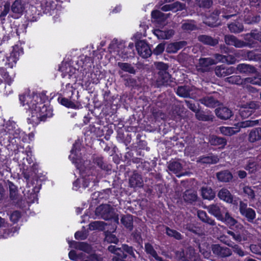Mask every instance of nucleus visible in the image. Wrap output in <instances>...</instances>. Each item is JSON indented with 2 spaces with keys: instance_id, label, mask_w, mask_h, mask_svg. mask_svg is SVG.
I'll return each mask as SVG.
<instances>
[{
  "instance_id": "11",
  "label": "nucleus",
  "mask_w": 261,
  "mask_h": 261,
  "mask_svg": "<svg viewBox=\"0 0 261 261\" xmlns=\"http://www.w3.org/2000/svg\"><path fill=\"white\" fill-rule=\"evenodd\" d=\"M221 221L224 222L232 230H235V228L241 229L243 228V226L237 220L232 218L228 212L225 213V216H223V219Z\"/></svg>"
},
{
  "instance_id": "35",
  "label": "nucleus",
  "mask_w": 261,
  "mask_h": 261,
  "mask_svg": "<svg viewBox=\"0 0 261 261\" xmlns=\"http://www.w3.org/2000/svg\"><path fill=\"white\" fill-rule=\"evenodd\" d=\"M171 76L168 72L161 73H158L157 83L159 85L167 86L171 82Z\"/></svg>"
},
{
  "instance_id": "37",
  "label": "nucleus",
  "mask_w": 261,
  "mask_h": 261,
  "mask_svg": "<svg viewBox=\"0 0 261 261\" xmlns=\"http://www.w3.org/2000/svg\"><path fill=\"white\" fill-rule=\"evenodd\" d=\"M185 5L179 2H175L172 4L166 5L162 7V10L164 11L171 10L174 12H176L184 9Z\"/></svg>"
},
{
  "instance_id": "47",
  "label": "nucleus",
  "mask_w": 261,
  "mask_h": 261,
  "mask_svg": "<svg viewBox=\"0 0 261 261\" xmlns=\"http://www.w3.org/2000/svg\"><path fill=\"white\" fill-rule=\"evenodd\" d=\"M120 76L122 78H123L125 82L124 84L126 87H134L137 85V80L130 75L124 74L121 75Z\"/></svg>"
},
{
  "instance_id": "13",
  "label": "nucleus",
  "mask_w": 261,
  "mask_h": 261,
  "mask_svg": "<svg viewBox=\"0 0 261 261\" xmlns=\"http://www.w3.org/2000/svg\"><path fill=\"white\" fill-rule=\"evenodd\" d=\"M235 70L233 67H228L225 64H222L216 67L215 72L218 77H225L234 73Z\"/></svg>"
},
{
  "instance_id": "10",
  "label": "nucleus",
  "mask_w": 261,
  "mask_h": 261,
  "mask_svg": "<svg viewBox=\"0 0 261 261\" xmlns=\"http://www.w3.org/2000/svg\"><path fill=\"white\" fill-rule=\"evenodd\" d=\"M238 54L245 60L254 61L261 60V54L259 53L256 50H241L238 53Z\"/></svg>"
},
{
  "instance_id": "52",
  "label": "nucleus",
  "mask_w": 261,
  "mask_h": 261,
  "mask_svg": "<svg viewBox=\"0 0 261 261\" xmlns=\"http://www.w3.org/2000/svg\"><path fill=\"white\" fill-rule=\"evenodd\" d=\"M9 218L14 224L17 223L21 218V213L19 211H14L10 214Z\"/></svg>"
},
{
  "instance_id": "39",
  "label": "nucleus",
  "mask_w": 261,
  "mask_h": 261,
  "mask_svg": "<svg viewBox=\"0 0 261 261\" xmlns=\"http://www.w3.org/2000/svg\"><path fill=\"white\" fill-rule=\"evenodd\" d=\"M13 139H18L19 142L29 143V137L27 134L20 129H16L13 133Z\"/></svg>"
},
{
  "instance_id": "19",
  "label": "nucleus",
  "mask_w": 261,
  "mask_h": 261,
  "mask_svg": "<svg viewBox=\"0 0 261 261\" xmlns=\"http://www.w3.org/2000/svg\"><path fill=\"white\" fill-rule=\"evenodd\" d=\"M201 195L203 199L212 200L216 196L215 191L210 187L203 186L200 189Z\"/></svg>"
},
{
  "instance_id": "46",
  "label": "nucleus",
  "mask_w": 261,
  "mask_h": 261,
  "mask_svg": "<svg viewBox=\"0 0 261 261\" xmlns=\"http://www.w3.org/2000/svg\"><path fill=\"white\" fill-rule=\"evenodd\" d=\"M165 230L166 233L168 236L177 240H180L182 239L181 234L177 230L171 229L168 226H166Z\"/></svg>"
},
{
  "instance_id": "54",
  "label": "nucleus",
  "mask_w": 261,
  "mask_h": 261,
  "mask_svg": "<svg viewBox=\"0 0 261 261\" xmlns=\"http://www.w3.org/2000/svg\"><path fill=\"white\" fill-rule=\"evenodd\" d=\"M141 136L138 134L137 136V139L139 140L137 142V147L139 149V150L146 149V150H149V148L147 147V142L145 140H141L140 139Z\"/></svg>"
},
{
  "instance_id": "21",
  "label": "nucleus",
  "mask_w": 261,
  "mask_h": 261,
  "mask_svg": "<svg viewBox=\"0 0 261 261\" xmlns=\"http://www.w3.org/2000/svg\"><path fill=\"white\" fill-rule=\"evenodd\" d=\"M27 17H25L23 22L21 21V23H19L18 22L14 21L13 25L16 28V33L18 35H19V33H26L27 29L29 25V22H31L36 21L37 19L35 18V19L33 20H29L28 19H26Z\"/></svg>"
},
{
  "instance_id": "8",
  "label": "nucleus",
  "mask_w": 261,
  "mask_h": 261,
  "mask_svg": "<svg viewBox=\"0 0 261 261\" xmlns=\"http://www.w3.org/2000/svg\"><path fill=\"white\" fill-rule=\"evenodd\" d=\"M211 249L214 255L218 258H226L232 254L230 248L220 244H212Z\"/></svg>"
},
{
  "instance_id": "24",
  "label": "nucleus",
  "mask_w": 261,
  "mask_h": 261,
  "mask_svg": "<svg viewBox=\"0 0 261 261\" xmlns=\"http://www.w3.org/2000/svg\"><path fill=\"white\" fill-rule=\"evenodd\" d=\"M129 184L130 187H141L143 186L142 176L138 173L134 172L129 178Z\"/></svg>"
},
{
  "instance_id": "63",
  "label": "nucleus",
  "mask_w": 261,
  "mask_h": 261,
  "mask_svg": "<svg viewBox=\"0 0 261 261\" xmlns=\"http://www.w3.org/2000/svg\"><path fill=\"white\" fill-rule=\"evenodd\" d=\"M10 3L9 2H6L3 7H0V11L1 14L0 16H5L9 11H10Z\"/></svg>"
},
{
  "instance_id": "12",
  "label": "nucleus",
  "mask_w": 261,
  "mask_h": 261,
  "mask_svg": "<svg viewBox=\"0 0 261 261\" xmlns=\"http://www.w3.org/2000/svg\"><path fill=\"white\" fill-rule=\"evenodd\" d=\"M13 43V35L10 33L5 34L2 38H0V48L3 49V50L0 51V54L2 53L3 51L5 52L6 48L9 47H11L9 50L10 53L12 49V46H14V45H12Z\"/></svg>"
},
{
  "instance_id": "7",
  "label": "nucleus",
  "mask_w": 261,
  "mask_h": 261,
  "mask_svg": "<svg viewBox=\"0 0 261 261\" xmlns=\"http://www.w3.org/2000/svg\"><path fill=\"white\" fill-rule=\"evenodd\" d=\"M59 70L62 72L63 78L73 79V82H76V69L67 63H63L59 67Z\"/></svg>"
},
{
  "instance_id": "14",
  "label": "nucleus",
  "mask_w": 261,
  "mask_h": 261,
  "mask_svg": "<svg viewBox=\"0 0 261 261\" xmlns=\"http://www.w3.org/2000/svg\"><path fill=\"white\" fill-rule=\"evenodd\" d=\"M144 251L150 260L152 258H153L156 261H164L163 258L159 256L156 251L150 243L147 242L145 243Z\"/></svg>"
},
{
  "instance_id": "56",
  "label": "nucleus",
  "mask_w": 261,
  "mask_h": 261,
  "mask_svg": "<svg viewBox=\"0 0 261 261\" xmlns=\"http://www.w3.org/2000/svg\"><path fill=\"white\" fill-rule=\"evenodd\" d=\"M252 113L253 110L247 108H242L239 111L240 115L243 118L249 117L252 115Z\"/></svg>"
},
{
  "instance_id": "53",
  "label": "nucleus",
  "mask_w": 261,
  "mask_h": 261,
  "mask_svg": "<svg viewBox=\"0 0 261 261\" xmlns=\"http://www.w3.org/2000/svg\"><path fill=\"white\" fill-rule=\"evenodd\" d=\"M227 233L232 236V238L235 241L239 242L242 241V236L239 231V229L235 228V230H228Z\"/></svg>"
},
{
  "instance_id": "23",
  "label": "nucleus",
  "mask_w": 261,
  "mask_h": 261,
  "mask_svg": "<svg viewBox=\"0 0 261 261\" xmlns=\"http://www.w3.org/2000/svg\"><path fill=\"white\" fill-rule=\"evenodd\" d=\"M246 78L242 79L241 76L237 75H233L225 79V81L230 84H235L237 85H242L245 87L246 85L247 86Z\"/></svg>"
},
{
  "instance_id": "64",
  "label": "nucleus",
  "mask_w": 261,
  "mask_h": 261,
  "mask_svg": "<svg viewBox=\"0 0 261 261\" xmlns=\"http://www.w3.org/2000/svg\"><path fill=\"white\" fill-rule=\"evenodd\" d=\"M74 238L77 240H84L87 238V234L85 231H77L74 233Z\"/></svg>"
},
{
  "instance_id": "48",
  "label": "nucleus",
  "mask_w": 261,
  "mask_h": 261,
  "mask_svg": "<svg viewBox=\"0 0 261 261\" xmlns=\"http://www.w3.org/2000/svg\"><path fill=\"white\" fill-rule=\"evenodd\" d=\"M195 242L196 243V245H195V247H197L199 249V252L203 254L205 257H208L211 252L206 250L204 247H205V245H206V247L207 246H208V245L205 243L202 244L200 243L199 240L197 239L195 240Z\"/></svg>"
},
{
  "instance_id": "27",
  "label": "nucleus",
  "mask_w": 261,
  "mask_h": 261,
  "mask_svg": "<svg viewBox=\"0 0 261 261\" xmlns=\"http://www.w3.org/2000/svg\"><path fill=\"white\" fill-rule=\"evenodd\" d=\"M209 142L212 145L220 146L219 148H224L227 144V140L225 138L216 135L210 136Z\"/></svg>"
},
{
  "instance_id": "17",
  "label": "nucleus",
  "mask_w": 261,
  "mask_h": 261,
  "mask_svg": "<svg viewBox=\"0 0 261 261\" xmlns=\"http://www.w3.org/2000/svg\"><path fill=\"white\" fill-rule=\"evenodd\" d=\"M215 113L218 118L222 120L229 119L233 115L232 111L225 107L217 108Z\"/></svg>"
},
{
  "instance_id": "58",
  "label": "nucleus",
  "mask_w": 261,
  "mask_h": 261,
  "mask_svg": "<svg viewBox=\"0 0 261 261\" xmlns=\"http://www.w3.org/2000/svg\"><path fill=\"white\" fill-rule=\"evenodd\" d=\"M105 241L109 243H114L116 244L119 242V240L116 236L112 233L107 234L105 238Z\"/></svg>"
},
{
  "instance_id": "16",
  "label": "nucleus",
  "mask_w": 261,
  "mask_h": 261,
  "mask_svg": "<svg viewBox=\"0 0 261 261\" xmlns=\"http://www.w3.org/2000/svg\"><path fill=\"white\" fill-rule=\"evenodd\" d=\"M224 40L226 44L236 47H242L246 44L243 41L238 39L236 36L231 35H225Z\"/></svg>"
},
{
  "instance_id": "57",
  "label": "nucleus",
  "mask_w": 261,
  "mask_h": 261,
  "mask_svg": "<svg viewBox=\"0 0 261 261\" xmlns=\"http://www.w3.org/2000/svg\"><path fill=\"white\" fill-rule=\"evenodd\" d=\"M165 49V44L164 43H159L156 47L152 50V54L158 56L162 54Z\"/></svg>"
},
{
  "instance_id": "26",
  "label": "nucleus",
  "mask_w": 261,
  "mask_h": 261,
  "mask_svg": "<svg viewBox=\"0 0 261 261\" xmlns=\"http://www.w3.org/2000/svg\"><path fill=\"white\" fill-rule=\"evenodd\" d=\"M103 104L106 107H112L113 105L115 106L114 103V101L116 99V97L112 95L110 91L108 89L103 92Z\"/></svg>"
},
{
  "instance_id": "25",
  "label": "nucleus",
  "mask_w": 261,
  "mask_h": 261,
  "mask_svg": "<svg viewBox=\"0 0 261 261\" xmlns=\"http://www.w3.org/2000/svg\"><path fill=\"white\" fill-rule=\"evenodd\" d=\"M207 210L209 213L215 216L218 220L222 221L223 219L221 208L218 204H210L207 207Z\"/></svg>"
},
{
  "instance_id": "42",
  "label": "nucleus",
  "mask_w": 261,
  "mask_h": 261,
  "mask_svg": "<svg viewBox=\"0 0 261 261\" xmlns=\"http://www.w3.org/2000/svg\"><path fill=\"white\" fill-rule=\"evenodd\" d=\"M261 139V127L254 128L249 134L248 140L250 142H255Z\"/></svg>"
},
{
  "instance_id": "49",
  "label": "nucleus",
  "mask_w": 261,
  "mask_h": 261,
  "mask_svg": "<svg viewBox=\"0 0 261 261\" xmlns=\"http://www.w3.org/2000/svg\"><path fill=\"white\" fill-rule=\"evenodd\" d=\"M168 169L174 173H177L182 170V166L179 162L174 161L169 164Z\"/></svg>"
},
{
  "instance_id": "51",
  "label": "nucleus",
  "mask_w": 261,
  "mask_h": 261,
  "mask_svg": "<svg viewBox=\"0 0 261 261\" xmlns=\"http://www.w3.org/2000/svg\"><path fill=\"white\" fill-rule=\"evenodd\" d=\"M176 93L177 95L182 97H187L189 95V90L186 86H178Z\"/></svg>"
},
{
  "instance_id": "41",
  "label": "nucleus",
  "mask_w": 261,
  "mask_h": 261,
  "mask_svg": "<svg viewBox=\"0 0 261 261\" xmlns=\"http://www.w3.org/2000/svg\"><path fill=\"white\" fill-rule=\"evenodd\" d=\"M117 65L122 71L133 74H135L136 73V70L130 63L119 62Z\"/></svg>"
},
{
  "instance_id": "18",
  "label": "nucleus",
  "mask_w": 261,
  "mask_h": 261,
  "mask_svg": "<svg viewBox=\"0 0 261 261\" xmlns=\"http://www.w3.org/2000/svg\"><path fill=\"white\" fill-rule=\"evenodd\" d=\"M215 63V60L211 58H201L199 60V70L203 72L208 71L210 66Z\"/></svg>"
},
{
  "instance_id": "29",
  "label": "nucleus",
  "mask_w": 261,
  "mask_h": 261,
  "mask_svg": "<svg viewBox=\"0 0 261 261\" xmlns=\"http://www.w3.org/2000/svg\"><path fill=\"white\" fill-rule=\"evenodd\" d=\"M58 101L59 103L67 108L79 109L80 106H81V105L79 106L72 101L70 99L63 97L62 95L58 97Z\"/></svg>"
},
{
  "instance_id": "20",
  "label": "nucleus",
  "mask_w": 261,
  "mask_h": 261,
  "mask_svg": "<svg viewBox=\"0 0 261 261\" xmlns=\"http://www.w3.org/2000/svg\"><path fill=\"white\" fill-rule=\"evenodd\" d=\"M218 197L220 199L228 203H232L233 196L230 191L226 188H222L218 193Z\"/></svg>"
},
{
  "instance_id": "31",
  "label": "nucleus",
  "mask_w": 261,
  "mask_h": 261,
  "mask_svg": "<svg viewBox=\"0 0 261 261\" xmlns=\"http://www.w3.org/2000/svg\"><path fill=\"white\" fill-rule=\"evenodd\" d=\"M198 40L205 45L214 46L218 43V40L212 37L206 35H200L198 37Z\"/></svg>"
},
{
  "instance_id": "60",
  "label": "nucleus",
  "mask_w": 261,
  "mask_h": 261,
  "mask_svg": "<svg viewBox=\"0 0 261 261\" xmlns=\"http://www.w3.org/2000/svg\"><path fill=\"white\" fill-rule=\"evenodd\" d=\"M243 191L244 193L248 196L249 199H253L254 198V191L251 189V187L245 186L243 189Z\"/></svg>"
},
{
  "instance_id": "33",
  "label": "nucleus",
  "mask_w": 261,
  "mask_h": 261,
  "mask_svg": "<svg viewBox=\"0 0 261 261\" xmlns=\"http://www.w3.org/2000/svg\"><path fill=\"white\" fill-rule=\"evenodd\" d=\"M200 102L210 108H215L219 105V101L212 96H205L201 98Z\"/></svg>"
},
{
  "instance_id": "2",
  "label": "nucleus",
  "mask_w": 261,
  "mask_h": 261,
  "mask_svg": "<svg viewBox=\"0 0 261 261\" xmlns=\"http://www.w3.org/2000/svg\"><path fill=\"white\" fill-rule=\"evenodd\" d=\"M22 44V43L19 41L16 45L12 46V49L10 52L6 53V60L3 59L5 62L4 66L0 67V76L3 79L4 83L9 86H11L14 81L15 74H11L8 69L15 67L20 56L23 54ZM23 44H24V42H23Z\"/></svg>"
},
{
  "instance_id": "55",
  "label": "nucleus",
  "mask_w": 261,
  "mask_h": 261,
  "mask_svg": "<svg viewBox=\"0 0 261 261\" xmlns=\"http://www.w3.org/2000/svg\"><path fill=\"white\" fill-rule=\"evenodd\" d=\"M246 81H247V84H251L261 86V74L253 77H246Z\"/></svg>"
},
{
  "instance_id": "3",
  "label": "nucleus",
  "mask_w": 261,
  "mask_h": 261,
  "mask_svg": "<svg viewBox=\"0 0 261 261\" xmlns=\"http://www.w3.org/2000/svg\"><path fill=\"white\" fill-rule=\"evenodd\" d=\"M108 250L114 254L112 261H135L137 259L135 252L138 253L137 251L133 246L127 244H122L120 248L110 245Z\"/></svg>"
},
{
  "instance_id": "1",
  "label": "nucleus",
  "mask_w": 261,
  "mask_h": 261,
  "mask_svg": "<svg viewBox=\"0 0 261 261\" xmlns=\"http://www.w3.org/2000/svg\"><path fill=\"white\" fill-rule=\"evenodd\" d=\"M48 100V97L44 92H33L31 95L28 93L19 95L20 105L31 113L27 118L28 124L35 126L53 117V110Z\"/></svg>"
},
{
  "instance_id": "45",
  "label": "nucleus",
  "mask_w": 261,
  "mask_h": 261,
  "mask_svg": "<svg viewBox=\"0 0 261 261\" xmlns=\"http://www.w3.org/2000/svg\"><path fill=\"white\" fill-rule=\"evenodd\" d=\"M9 196L12 200H16L18 198L17 187L12 181H8Z\"/></svg>"
},
{
  "instance_id": "44",
  "label": "nucleus",
  "mask_w": 261,
  "mask_h": 261,
  "mask_svg": "<svg viewBox=\"0 0 261 261\" xmlns=\"http://www.w3.org/2000/svg\"><path fill=\"white\" fill-rule=\"evenodd\" d=\"M237 69L240 72L244 73H253L256 71V69L253 66L246 64H239Z\"/></svg>"
},
{
  "instance_id": "59",
  "label": "nucleus",
  "mask_w": 261,
  "mask_h": 261,
  "mask_svg": "<svg viewBox=\"0 0 261 261\" xmlns=\"http://www.w3.org/2000/svg\"><path fill=\"white\" fill-rule=\"evenodd\" d=\"M156 68L159 70L158 73H165L168 72L169 66L167 64L164 62H158L156 64Z\"/></svg>"
},
{
  "instance_id": "40",
  "label": "nucleus",
  "mask_w": 261,
  "mask_h": 261,
  "mask_svg": "<svg viewBox=\"0 0 261 261\" xmlns=\"http://www.w3.org/2000/svg\"><path fill=\"white\" fill-rule=\"evenodd\" d=\"M197 215L199 219L203 222L212 226L216 225L215 220L210 218L205 211L202 210L198 211L197 212Z\"/></svg>"
},
{
  "instance_id": "6",
  "label": "nucleus",
  "mask_w": 261,
  "mask_h": 261,
  "mask_svg": "<svg viewBox=\"0 0 261 261\" xmlns=\"http://www.w3.org/2000/svg\"><path fill=\"white\" fill-rule=\"evenodd\" d=\"M135 46L138 55L143 58H148L152 55V50L150 45L145 40L137 41Z\"/></svg>"
},
{
  "instance_id": "22",
  "label": "nucleus",
  "mask_w": 261,
  "mask_h": 261,
  "mask_svg": "<svg viewBox=\"0 0 261 261\" xmlns=\"http://www.w3.org/2000/svg\"><path fill=\"white\" fill-rule=\"evenodd\" d=\"M121 223L129 231L133 230V216L131 214L121 215L120 219Z\"/></svg>"
},
{
  "instance_id": "62",
  "label": "nucleus",
  "mask_w": 261,
  "mask_h": 261,
  "mask_svg": "<svg viewBox=\"0 0 261 261\" xmlns=\"http://www.w3.org/2000/svg\"><path fill=\"white\" fill-rule=\"evenodd\" d=\"M249 37L261 42V32H251L250 34H247L245 38V40H247Z\"/></svg>"
},
{
  "instance_id": "50",
  "label": "nucleus",
  "mask_w": 261,
  "mask_h": 261,
  "mask_svg": "<svg viewBox=\"0 0 261 261\" xmlns=\"http://www.w3.org/2000/svg\"><path fill=\"white\" fill-rule=\"evenodd\" d=\"M220 57L219 59L222 62H226L229 64H232L235 63L236 61V57L232 55L227 54L226 55H219Z\"/></svg>"
},
{
  "instance_id": "43",
  "label": "nucleus",
  "mask_w": 261,
  "mask_h": 261,
  "mask_svg": "<svg viewBox=\"0 0 261 261\" xmlns=\"http://www.w3.org/2000/svg\"><path fill=\"white\" fill-rule=\"evenodd\" d=\"M228 28L231 32L234 33H239L244 30L243 23L239 22V19H237L234 22L229 24Z\"/></svg>"
},
{
  "instance_id": "28",
  "label": "nucleus",
  "mask_w": 261,
  "mask_h": 261,
  "mask_svg": "<svg viewBox=\"0 0 261 261\" xmlns=\"http://www.w3.org/2000/svg\"><path fill=\"white\" fill-rule=\"evenodd\" d=\"M183 199L186 203L192 204L197 201L198 196L196 192L192 190H187L184 193Z\"/></svg>"
},
{
  "instance_id": "36",
  "label": "nucleus",
  "mask_w": 261,
  "mask_h": 261,
  "mask_svg": "<svg viewBox=\"0 0 261 261\" xmlns=\"http://www.w3.org/2000/svg\"><path fill=\"white\" fill-rule=\"evenodd\" d=\"M93 162L101 169L104 171H106L108 172L111 171L112 165L104 162L103 158L101 156H97L94 158Z\"/></svg>"
},
{
  "instance_id": "4",
  "label": "nucleus",
  "mask_w": 261,
  "mask_h": 261,
  "mask_svg": "<svg viewBox=\"0 0 261 261\" xmlns=\"http://www.w3.org/2000/svg\"><path fill=\"white\" fill-rule=\"evenodd\" d=\"M96 212L101 215L105 220H111L115 224H119V216L115 212L114 208L109 204H102L96 209Z\"/></svg>"
},
{
  "instance_id": "15",
  "label": "nucleus",
  "mask_w": 261,
  "mask_h": 261,
  "mask_svg": "<svg viewBox=\"0 0 261 261\" xmlns=\"http://www.w3.org/2000/svg\"><path fill=\"white\" fill-rule=\"evenodd\" d=\"M187 45L186 41H179L170 43L166 47V51L169 54H174Z\"/></svg>"
},
{
  "instance_id": "34",
  "label": "nucleus",
  "mask_w": 261,
  "mask_h": 261,
  "mask_svg": "<svg viewBox=\"0 0 261 261\" xmlns=\"http://www.w3.org/2000/svg\"><path fill=\"white\" fill-rule=\"evenodd\" d=\"M11 10L13 13L23 14L25 5L22 3V0H15L11 6Z\"/></svg>"
},
{
  "instance_id": "38",
  "label": "nucleus",
  "mask_w": 261,
  "mask_h": 261,
  "mask_svg": "<svg viewBox=\"0 0 261 261\" xmlns=\"http://www.w3.org/2000/svg\"><path fill=\"white\" fill-rule=\"evenodd\" d=\"M217 179L222 182H229L233 177L232 173L229 170H223L217 173Z\"/></svg>"
},
{
  "instance_id": "32",
  "label": "nucleus",
  "mask_w": 261,
  "mask_h": 261,
  "mask_svg": "<svg viewBox=\"0 0 261 261\" xmlns=\"http://www.w3.org/2000/svg\"><path fill=\"white\" fill-rule=\"evenodd\" d=\"M71 244L75 249L89 253L92 251V247L89 244L84 242H76L73 241Z\"/></svg>"
},
{
  "instance_id": "5",
  "label": "nucleus",
  "mask_w": 261,
  "mask_h": 261,
  "mask_svg": "<svg viewBox=\"0 0 261 261\" xmlns=\"http://www.w3.org/2000/svg\"><path fill=\"white\" fill-rule=\"evenodd\" d=\"M255 124V121L252 120L240 121L234 124L235 127L221 126L220 131L225 136H231L240 132L241 128L253 126Z\"/></svg>"
},
{
  "instance_id": "30",
  "label": "nucleus",
  "mask_w": 261,
  "mask_h": 261,
  "mask_svg": "<svg viewBox=\"0 0 261 261\" xmlns=\"http://www.w3.org/2000/svg\"><path fill=\"white\" fill-rule=\"evenodd\" d=\"M39 164L36 162L30 165L24 172V177L29 179L31 176H35L38 173Z\"/></svg>"
},
{
  "instance_id": "61",
  "label": "nucleus",
  "mask_w": 261,
  "mask_h": 261,
  "mask_svg": "<svg viewBox=\"0 0 261 261\" xmlns=\"http://www.w3.org/2000/svg\"><path fill=\"white\" fill-rule=\"evenodd\" d=\"M125 157L135 163H139L140 162H142L141 158L134 156L133 153L131 151L127 152L125 154Z\"/></svg>"
},
{
  "instance_id": "9",
  "label": "nucleus",
  "mask_w": 261,
  "mask_h": 261,
  "mask_svg": "<svg viewBox=\"0 0 261 261\" xmlns=\"http://www.w3.org/2000/svg\"><path fill=\"white\" fill-rule=\"evenodd\" d=\"M239 211L249 222H252L256 217L255 211L252 208L248 207L247 204L242 201H240Z\"/></svg>"
}]
</instances>
